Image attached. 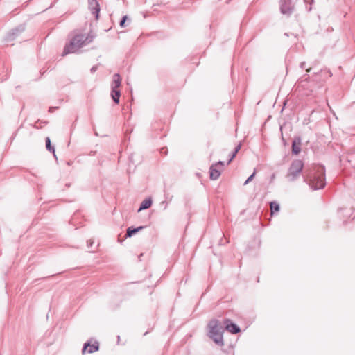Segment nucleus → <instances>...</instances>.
Returning a JSON list of instances; mask_svg holds the SVG:
<instances>
[{"instance_id":"9","label":"nucleus","mask_w":355,"mask_h":355,"mask_svg":"<svg viewBox=\"0 0 355 355\" xmlns=\"http://www.w3.org/2000/svg\"><path fill=\"white\" fill-rule=\"evenodd\" d=\"M98 348L99 346L98 343L97 341H95L94 343L92 345H91L89 343H85L82 349V354H85L87 350L88 353L92 354L98 351Z\"/></svg>"},{"instance_id":"23","label":"nucleus","mask_w":355,"mask_h":355,"mask_svg":"<svg viewBox=\"0 0 355 355\" xmlns=\"http://www.w3.org/2000/svg\"><path fill=\"white\" fill-rule=\"evenodd\" d=\"M304 65H305V62H302V63L300 64V67H301V68H304Z\"/></svg>"},{"instance_id":"2","label":"nucleus","mask_w":355,"mask_h":355,"mask_svg":"<svg viewBox=\"0 0 355 355\" xmlns=\"http://www.w3.org/2000/svg\"><path fill=\"white\" fill-rule=\"evenodd\" d=\"M94 37L90 34H78L64 48L62 56L77 52L81 47L92 42Z\"/></svg>"},{"instance_id":"4","label":"nucleus","mask_w":355,"mask_h":355,"mask_svg":"<svg viewBox=\"0 0 355 355\" xmlns=\"http://www.w3.org/2000/svg\"><path fill=\"white\" fill-rule=\"evenodd\" d=\"M304 167L303 162L300 159H295L292 162L286 174V178L289 182H294L298 178Z\"/></svg>"},{"instance_id":"20","label":"nucleus","mask_w":355,"mask_h":355,"mask_svg":"<svg viewBox=\"0 0 355 355\" xmlns=\"http://www.w3.org/2000/svg\"><path fill=\"white\" fill-rule=\"evenodd\" d=\"M127 18H128L127 16L123 17L122 19L120 21V26L121 27H124L125 26V20L127 19Z\"/></svg>"},{"instance_id":"11","label":"nucleus","mask_w":355,"mask_h":355,"mask_svg":"<svg viewBox=\"0 0 355 355\" xmlns=\"http://www.w3.org/2000/svg\"><path fill=\"white\" fill-rule=\"evenodd\" d=\"M301 139L300 137L295 138L292 143V153L297 155L301 150Z\"/></svg>"},{"instance_id":"17","label":"nucleus","mask_w":355,"mask_h":355,"mask_svg":"<svg viewBox=\"0 0 355 355\" xmlns=\"http://www.w3.org/2000/svg\"><path fill=\"white\" fill-rule=\"evenodd\" d=\"M271 214H273L274 212H277L279 211V205L276 202H271L270 204Z\"/></svg>"},{"instance_id":"1","label":"nucleus","mask_w":355,"mask_h":355,"mask_svg":"<svg viewBox=\"0 0 355 355\" xmlns=\"http://www.w3.org/2000/svg\"><path fill=\"white\" fill-rule=\"evenodd\" d=\"M325 170L324 166L320 165L312 166L304 180L313 190L323 189L325 183Z\"/></svg>"},{"instance_id":"25","label":"nucleus","mask_w":355,"mask_h":355,"mask_svg":"<svg viewBox=\"0 0 355 355\" xmlns=\"http://www.w3.org/2000/svg\"><path fill=\"white\" fill-rule=\"evenodd\" d=\"M223 168H216V171H222Z\"/></svg>"},{"instance_id":"16","label":"nucleus","mask_w":355,"mask_h":355,"mask_svg":"<svg viewBox=\"0 0 355 355\" xmlns=\"http://www.w3.org/2000/svg\"><path fill=\"white\" fill-rule=\"evenodd\" d=\"M46 148L49 151L52 152L53 153L54 157H55V148L53 146H51L49 137L46 138Z\"/></svg>"},{"instance_id":"21","label":"nucleus","mask_w":355,"mask_h":355,"mask_svg":"<svg viewBox=\"0 0 355 355\" xmlns=\"http://www.w3.org/2000/svg\"><path fill=\"white\" fill-rule=\"evenodd\" d=\"M97 70V66H93L92 68H91V72L92 73H94Z\"/></svg>"},{"instance_id":"7","label":"nucleus","mask_w":355,"mask_h":355,"mask_svg":"<svg viewBox=\"0 0 355 355\" xmlns=\"http://www.w3.org/2000/svg\"><path fill=\"white\" fill-rule=\"evenodd\" d=\"M25 30L24 25H20L16 28L13 29L6 37V42H10L13 41L19 34L23 33Z\"/></svg>"},{"instance_id":"26","label":"nucleus","mask_w":355,"mask_h":355,"mask_svg":"<svg viewBox=\"0 0 355 355\" xmlns=\"http://www.w3.org/2000/svg\"><path fill=\"white\" fill-rule=\"evenodd\" d=\"M310 70H311V68H309V69H306V71L309 72V71H310Z\"/></svg>"},{"instance_id":"18","label":"nucleus","mask_w":355,"mask_h":355,"mask_svg":"<svg viewBox=\"0 0 355 355\" xmlns=\"http://www.w3.org/2000/svg\"><path fill=\"white\" fill-rule=\"evenodd\" d=\"M241 144H239V145H237V146L235 147L234 150V152L232 153V155H231V157H230V159H229V161H228L227 164H230V163L232 162V160L235 157V156H236V153H237L239 152V150L241 149Z\"/></svg>"},{"instance_id":"6","label":"nucleus","mask_w":355,"mask_h":355,"mask_svg":"<svg viewBox=\"0 0 355 355\" xmlns=\"http://www.w3.org/2000/svg\"><path fill=\"white\" fill-rule=\"evenodd\" d=\"M280 11L284 15H291L293 12V6L291 0H280Z\"/></svg>"},{"instance_id":"22","label":"nucleus","mask_w":355,"mask_h":355,"mask_svg":"<svg viewBox=\"0 0 355 355\" xmlns=\"http://www.w3.org/2000/svg\"><path fill=\"white\" fill-rule=\"evenodd\" d=\"M342 211H345V212H346V215H348V214H349V212H350V211H349V210L340 209V213H341Z\"/></svg>"},{"instance_id":"19","label":"nucleus","mask_w":355,"mask_h":355,"mask_svg":"<svg viewBox=\"0 0 355 355\" xmlns=\"http://www.w3.org/2000/svg\"><path fill=\"white\" fill-rule=\"evenodd\" d=\"M254 175H255V171L250 175L248 178V179L245 180V182H244V185H246L247 184H248L250 182H251L254 177Z\"/></svg>"},{"instance_id":"14","label":"nucleus","mask_w":355,"mask_h":355,"mask_svg":"<svg viewBox=\"0 0 355 355\" xmlns=\"http://www.w3.org/2000/svg\"><path fill=\"white\" fill-rule=\"evenodd\" d=\"M144 228L143 226H139L138 227H130L127 229V232H126V236L127 237H131L132 236L135 234L139 232L141 230H142Z\"/></svg>"},{"instance_id":"12","label":"nucleus","mask_w":355,"mask_h":355,"mask_svg":"<svg viewBox=\"0 0 355 355\" xmlns=\"http://www.w3.org/2000/svg\"><path fill=\"white\" fill-rule=\"evenodd\" d=\"M121 84V78L119 73H115L113 76V79L111 83L112 89H119Z\"/></svg>"},{"instance_id":"5","label":"nucleus","mask_w":355,"mask_h":355,"mask_svg":"<svg viewBox=\"0 0 355 355\" xmlns=\"http://www.w3.org/2000/svg\"><path fill=\"white\" fill-rule=\"evenodd\" d=\"M223 166L224 163L221 161L211 165L209 170L210 178L214 180H217L220 175V171H216V168H223Z\"/></svg>"},{"instance_id":"15","label":"nucleus","mask_w":355,"mask_h":355,"mask_svg":"<svg viewBox=\"0 0 355 355\" xmlns=\"http://www.w3.org/2000/svg\"><path fill=\"white\" fill-rule=\"evenodd\" d=\"M120 96H121V92L119 89H112L111 97L115 103L118 104L119 103Z\"/></svg>"},{"instance_id":"3","label":"nucleus","mask_w":355,"mask_h":355,"mask_svg":"<svg viewBox=\"0 0 355 355\" xmlns=\"http://www.w3.org/2000/svg\"><path fill=\"white\" fill-rule=\"evenodd\" d=\"M209 337L219 346L224 345L223 334L224 327L218 320H211L208 324Z\"/></svg>"},{"instance_id":"8","label":"nucleus","mask_w":355,"mask_h":355,"mask_svg":"<svg viewBox=\"0 0 355 355\" xmlns=\"http://www.w3.org/2000/svg\"><path fill=\"white\" fill-rule=\"evenodd\" d=\"M223 324L225 329L232 334H237L241 331L240 328L236 324L232 322L230 320H225Z\"/></svg>"},{"instance_id":"13","label":"nucleus","mask_w":355,"mask_h":355,"mask_svg":"<svg viewBox=\"0 0 355 355\" xmlns=\"http://www.w3.org/2000/svg\"><path fill=\"white\" fill-rule=\"evenodd\" d=\"M153 203V200L150 198H146L144 200L139 207L138 211L149 208Z\"/></svg>"},{"instance_id":"24","label":"nucleus","mask_w":355,"mask_h":355,"mask_svg":"<svg viewBox=\"0 0 355 355\" xmlns=\"http://www.w3.org/2000/svg\"><path fill=\"white\" fill-rule=\"evenodd\" d=\"M161 204H165L164 209H166V207H167V203H166V202H165V201L162 202V203H161Z\"/></svg>"},{"instance_id":"10","label":"nucleus","mask_w":355,"mask_h":355,"mask_svg":"<svg viewBox=\"0 0 355 355\" xmlns=\"http://www.w3.org/2000/svg\"><path fill=\"white\" fill-rule=\"evenodd\" d=\"M89 9L95 15L96 19H98L100 7L96 0H89Z\"/></svg>"}]
</instances>
